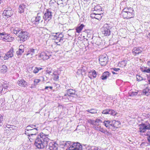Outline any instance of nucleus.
<instances>
[{
  "label": "nucleus",
  "mask_w": 150,
  "mask_h": 150,
  "mask_svg": "<svg viewBox=\"0 0 150 150\" xmlns=\"http://www.w3.org/2000/svg\"><path fill=\"white\" fill-rule=\"evenodd\" d=\"M17 83L18 85L21 86L25 87L27 85V82L23 79L18 81Z\"/></svg>",
  "instance_id": "20"
},
{
  "label": "nucleus",
  "mask_w": 150,
  "mask_h": 150,
  "mask_svg": "<svg viewBox=\"0 0 150 150\" xmlns=\"http://www.w3.org/2000/svg\"><path fill=\"white\" fill-rule=\"evenodd\" d=\"M14 52V49L13 48H11L9 51H8L5 54V56L4 57V60H7L9 58H11L13 56V53Z\"/></svg>",
  "instance_id": "11"
},
{
  "label": "nucleus",
  "mask_w": 150,
  "mask_h": 150,
  "mask_svg": "<svg viewBox=\"0 0 150 150\" xmlns=\"http://www.w3.org/2000/svg\"><path fill=\"white\" fill-rule=\"evenodd\" d=\"M143 49L142 47H135L133 49L132 53L134 55H136L141 53Z\"/></svg>",
  "instance_id": "17"
},
{
  "label": "nucleus",
  "mask_w": 150,
  "mask_h": 150,
  "mask_svg": "<svg viewBox=\"0 0 150 150\" xmlns=\"http://www.w3.org/2000/svg\"><path fill=\"white\" fill-rule=\"evenodd\" d=\"M54 34H55L58 35V38H59V42H64L63 38L64 37V35L62 32L60 33H54Z\"/></svg>",
  "instance_id": "23"
},
{
  "label": "nucleus",
  "mask_w": 150,
  "mask_h": 150,
  "mask_svg": "<svg viewBox=\"0 0 150 150\" xmlns=\"http://www.w3.org/2000/svg\"><path fill=\"white\" fill-rule=\"evenodd\" d=\"M54 33H53V35H52V36L53 37V39L54 40H56L57 41V42H56V43L59 42V38H58V35H56L55 34H54Z\"/></svg>",
  "instance_id": "37"
},
{
  "label": "nucleus",
  "mask_w": 150,
  "mask_h": 150,
  "mask_svg": "<svg viewBox=\"0 0 150 150\" xmlns=\"http://www.w3.org/2000/svg\"><path fill=\"white\" fill-rule=\"evenodd\" d=\"M108 57L106 55H101L99 57V60L100 64L103 66L106 65L108 62Z\"/></svg>",
  "instance_id": "8"
},
{
  "label": "nucleus",
  "mask_w": 150,
  "mask_h": 150,
  "mask_svg": "<svg viewBox=\"0 0 150 150\" xmlns=\"http://www.w3.org/2000/svg\"><path fill=\"white\" fill-rule=\"evenodd\" d=\"M3 2L1 0H0V5L1 4H3Z\"/></svg>",
  "instance_id": "61"
},
{
  "label": "nucleus",
  "mask_w": 150,
  "mask_h": 150,
  "mask_svg": "<svg viewBox=\"0 0 150 150\" xmlns=\"http://www.w3.org/2000/svg\"><path fill=\"white\" fill-rule=\"evenodd\" d=\"M3 118L1 117V116L0 115V123H1V122L2 121Z\"/></svg>",
  "instance_id": "55"
},
{
  "label": "nucleus",
  "mask_w": 150,
  "mask_h": 150,
  "mask_svg": "<svg viewBox=\"0 0 150 150\" xmlns=\"http://www.w3.org/2000/svg\"><path fill=\"white\" fill-rule=\"evenodd\" d=\"M93 149V150H102L100 147H94Z\"/></svg>",
  "instance_id": "49"
},
{
  "label": "nucleus",
  "mask_w": 150,
  "mask_h": 150,
  "mask_svg": "<svg viewBox=\"0 0 150 150\" xmlns=\"http://www.w3.org/2000/svg\"><path fill=\"white\" fill-rule=\"evenodd\" d=\"M127 64V62L125 60L121 61L119 64L120 67H125Z\"/></svg>",
  "instance_id": "34"
},
{
  "label": "nucleus",
  "mask_w": 150,
  "mask_h": 150,
  "mask_svg": "<svg viewBox=\"0 0 150 150\" xmlns=\"http://www.w3.org/2000/svg\"><path fill=\"white\" fill-rule=\"evenodd\" d=\"M1 35L3 36V38H4V40H6L7 41H8V38L9 36L7 34L4 33H0V36Z\"/></svg>",
  "instance_id": "27"
},
{
  "label": "nucleus",
  "mask_w": 150,
  "mask_h": 150,
  "mask_svg": "<svg viewBox=\"0 0 150 150\" xmlns=\"http://www.w3.org/2000/svg\"><path fill=\"white\" fill-rule=\"evenodd\" d=\"M148 140L150 143V136H149L148 138Z\"/></svg>",
  "instance_id": "59"
},
{
  "label": "nucleus",
  "mask_w": 150,
  "mask_h": 150,
  "mask_svg": "<svg viewBox=\"0 0 150 150\" xmlns=\"http://www.w3.org/2000/svg\"><path fill=\"white\" fill-rule=\"evenodd\" d=\"M120 125V122L118 121L113 120L112 121V126L115 128H117Z\"/></svg>",
  "instance_id": "22"
},
{
  "label": "nucleus",
  "mask_w": 150,
  "mask_h": 150,
  "mask_svg": "<svg viewBox=\"0 0 150 150\" xmlns=\"http://www.w3.org/2000/svg\"><path fill=\"white\" fill-rule=\"evenodd\" d=\"M88 150H93V149H88Z\"/></svg>",
  "instance_id": "63"
},
{
  "label": "nucleus",
  "mask_w": 150,
  "mask_h": 150,
  "mask_svg": "<svg viewBox=\"0 0 150 150\" xmlns=\"http://www.w3.org/2000/svg\"><path fill=\"white\" fill-rule=\"evenodd\" d=\"M36 50L30 48L29 50L28 51L27 53L26 54L27 55L30 54L31 56H32L35 54V51Z\"/></svg>",
  "instance_id": "28"
},
{
  "label": "nucleus",
  "mask_w": 150,
  "mask_h": 150,
  "mask_svg": "<svg viewBox=\"0 0 150 150\" xmlns=\"http://www.w3.org/2000/svg\"><path fill=\"white\" fill-rule=\"evenodd\" d=\"M138 93V91L135 92H132L131 93L130 96H133L137 95Z\"/></svg>",
  "instance_id": "43"
},
{
  "label": "nucleus",
  "mask_w": 150,
  "mask_h": 150,
  "mask_svg": "<svg viewBox=\"0 0 150 150\" xmlns=\"http://www.w3.org/2000/svg\"><path fill=\"white\" fill-rule=\"evenodd\" d=\"M11 126V125H6V127L4 128V130L9 131V127Z\"/></svg>",
  "instance_id": "48"
},
{
  "label": "nucleus",
  "mask_w": 150,
  "mask_h": 150,
  "mask_svg": "<svg viewBox=\"0 0 150 150\" xmlns=\"http://www.w3.org/2000/svg\"><path fill=\"white\" fill-rule=\"evenodd\" d=\"M3 36L2 35H1L0 36V39L1 40H4V38H3Z\"/></svg>",
  "instance_id": "58"
},
{
  "label": "nucleus",
  "mask_w": 150,
  "mask_h": 150,
  "mask_svg": "<svg viewBox=\"0 0 150 150\" xmlns=\"http://www.w3.org/2000/svg\"><path fill=\"white\" fill-rule=\"evenodd\" d=\"M42 69V68L41 67H35L33 70V72L35 74H36L38 73L39 70Z\"/></svg>",
  "instance_id": "38"
},
{
  "label": "nucleus",
  "mask_w": 150,
  "mask_h": 150,
  "mask_svg": "<svg viewBox=\"0 0 150 150\" xmlns=\"http://www.w3.org/2000/svg\"><path fill=\"white\" fill-rule=\"evenodd\" d=\"M37 128H34L32 129L25 131V134L29 136V139L31 142L35 141V145L38 149H42L46 147L48 142L50 141L49 136L43 133L37 135Z\"/></svg>",
  "instance_id": "1"
},
{
  "label": "nucleus",
  "mask_w": 150,
  "mask_h": 150,
  "mask_svg": "<svg viewBox=\"0 0 150 150\" xmlns=\"http://www.w3.org/2000/svg\"><path fill=\"white\" fill-rule=\"evenodd\" d=\"M41 16L40 15V13H38L37 16L35 17V20L33 21V23L35 25H38L40 23V21L41 22H42L43 20H41Z\"/></svg>",
  "instance_id": "15"
},
{
  "label": "nucleus",
  "mask_w": 150,
  "mask_h": 150,
  "mask_svg": "<svg viewBox=\"0 0 150 150\" xmlns=\"http://www.w3.org/2000/svg\"><path fill=\"white\" fill-rule=\"evenodd\" d=\"M136 78L138 81H139L143 80V78L139 75H137Z\"/></svg>",
  "instance_id": "44"
},
{
  "label": "nucleus",
  "mask_w": 150,
  "mask_h": 150,
  "mask_svg": "<svg viewBox=\"0 0 150 150\" xmlns=\"http://www.w3.org/2000/svg\"><path fill=\"white\" fill-rule=\"evenodd\" d=\"M52 12L50 9H47L43 16V19L44 20V23L47 24L51 20L52 18Z\"/></svg>",
  "instance_id": "6"
},
{
  "label": "nucleus",
  "mask_w": 150,
  "mask_h": 150,
  "mask_svg": "<svg viewBox=\"0 0 150 150\" xmlns=\"http://www.w3.org/2000/svg\"><path fill=\"white\" fill-rule=\"evenodd\" d=\"M8 84L7 82H4V83L3 84H2V88L4 89V90H6V91H7V88L8 87Z\"/></svg>",
  "instance_id": "36"
},
{
  "label": "nucleus",
  "mask_w": 150,
  "mask_h": 150,
  "mask_svg": "<svg viewBox=\"0 0 150 150\" xmlns=\"http://www.w3.org/2000/svg\"><path fill=\"white\" fill-rule=\"evenodd\" d=\"M147 64L149 67V68H150V61H149L147 62Z\"/></svg>",
  "instance_id": "54"
},
{
  "label": "nucleus",
  "mask_w": 150,
  "mask_h": 150,
  "mask_svg": "<svg viewBox=\"0 0 150 150\" xmlns=\"http://www.w3.org/2000/svg\"><path fill=\"white\" fill-rule=\"evenodd\" d=\"M117 114V112L115 111V110L109 109V114H110V115L112 116H115Z\"/></svg>",
  "instance_id": "32"
},
{
  "label": "nucleus",
  "mask_w": 150,
  "mask_h": 150,
  "mask_svg": "<svg viewBox=\"0 0 150 150\" xmlns=\"http://www.w3.org/2000/svg\"><path fill=\"white\" fill-rule=\"evenodd\" d=\"M112 69H113L114 70V71H117L120 70V68H113Z\"/></svg>",
  "instance_id": "52"
},
{
  "label": "nucleus",
  "mask_w": 150,
  "mask_h": 150,
  "mask_svg": "<svg viewBox=\"0 0 150 150\" xmlns=\"http://www.w3.org/2000/svg\"><path fill=\"white\" fill-rule=\"evenodd\" d=\"M139 132L144 133L146 130H150V124L147 125L145 124H142L139 125Z\"/></svg>",
  "instance_id": "7"
},
{
  "label": "nucleus",
  "mask_w": 150,
  "mask_h": 150,
  "mask_svg": "<svg viewBox=\"0 0 150 150\" xmlns=\"http://www.w3.org/2000/svg\"><path fill=\"white\" fill-rule=\"evenodd\" d=\"M109 109H107L103 110L102 112V113L105 114H109Z\"/></svg>",
  "instance_id": "42"
},
{
  "label": "nucleus",
  "mask_w": 150,
  "mask_h": 150,
  "mask_svg": "<svg viewBox=\"0 0 150 150\" xmlns=\"http://www.w3.org/2000/svg\"><path fill=\"white\" fill-rule=\"evenodd\" d=\"M103 125L108 128L109 129L112 126V122L109 120H105L103 122Z\"/></svg>",
  "instance_id": "25"
},
{
  "label": "nucleus",
  "mask_w": 150,
  "mask_h": 150,
  "mask_svg": "<svg viewBox=\"0 0 150 150\" xmlns=\"http://www.w3.org/2000/svg\"><path fill=\"white\" fill-rule=\"evenodd\" d=\"M24 50H22L19 49L18 51L16 52V54L18 55H21L24 52Z\"/></svg>",
  "instance_id": "41"
},
{
  "label": "nucleus",
  "mask_w": 150,
  "mask_h": 150,
  "mask_svg": "<svg viewBox=\"0 0 150 150\" xmlns=\"http://www.w3.org/2000/svg\"><path fill=\"white\" fill-rule=\"evenodd\" d=\"M110 74V73L108 71L105 72L103 74L101 78L102 80L106 79L109 76Z\"/></svg>",
  "instance_id": "24"
},
{
  "label": "nucleus",
  "mask_w": 150,
  "mask_h": 150,
  "mask_svg": "<svg viewBox=\"0 0 150 150\" xmlns=\"http://www.w3.org/2000/svg\"><path fill=\"white\" fill-rule=\"evenodd\" d=\"M26 6L24 5V4L20 5L19 8V12L20 13H23L24 11V9L26 8Z\"/></svg>",
  "instance_id": "26"
},
{
  "label": "nucleus",
  "mask_w": 150,
  "mask_h": 150,
  "mask_svg": "<svg viewBox=\"0 0 150 150\" xmlns=\"http://www.w3.org/2000/svg\"><path fill=\"white\" fill-rule=\"evenodd\" d=\"M97 110L93 108L90 110L88 109L86 110V111L87 112L90 113L91 114L96 113H97Z\"/></svg>",
  "instance_id": "35"
},
{
  "label": "nucleus",
  "mask_w": 150,
  "mask_h": 150,
  "mask_svg": "<svg viewBox=\"0 0 150 150\" xmlns=\"http://www.w3.org/2000/svg\"><path fill=\"white\" fill-rule=\"evenodd\" d=\"M52 55V52H42L39 55V57L40 59L43 60H47L50 58Z\"/></svg>",
  "instance_id": "9"
},
{
  "label": "nucleus",
  "mask_w": 150,
  "mask_h": 150,
  "mask_svg": "<svg viewBox=\"0 0 150 150\" xmlns=\"http://www.w3.org/2000/svg\"><path fill=\"white\" fill-rule=\"evenodd\" d=\"M96 128L98 130L103 133L105 134H108L109 133L106 130L104 129L103 128L101 127V126H98L96 127Z\"/></svg>",
  "instance_id": "21"
},
{
  "label": "nucleus",
  "mask_w": 150,
  "mask_h": 150,
  "mask_svg": "<svg viewBox=\"0 0 150 150\" xmlns=\"http://www.w3.org/2000/svg\"><path fill=\"white\" fill-rule=\"evenodd\" d=\"M2 84L0 82V94H1L2 92L4 93V92L3 91V89L2 88Z\"/></svg>",
  "instance_id": "47"
},
{
  "label": "nucleus",
  "mask_w": 150,
  "mask_h": 150,
  "mask_svg": "<svg viewBox=\"0 0 150 150\" xmlns=\"http://www.w3.org/2000/svg\"><path fill=\"white\" fill-rule=\"evenodd\" d=\"M47 73H48V74H50L52 72V71H48L47 70Z\"/></svg>",
  "instance_id": "56"
},
{
  "label": "nucleus",
  "mask_w": 150,
  "mask_h": 150,
  "mask_svg": "<svg viewBox=\"0 0 150 150\" xmlns=\"http://www.w3.org/2000/svg\"><path fill=\"white\" fill-rule=\"evenodd\" d=\"M147 37L148 38H149L150 40V33L148 34V35L147 36Z\"/></svg>",
  "instance_id": "57"
},
{
  "label": "nucleus",
  "mask_w": 150,
  "mask_h": 150,
  "mask_svg": "<svg viewBox=\"0 0 150 150\" xmlns=\"http://www.w3.org/2000/svg\"><path fill=\"white\" fill-rule=\"evenodd\" d=\"M7 67L5 65H0V71L3 73L6 72Z\"/></svg>",
  "instance_id": "31"
},
{
  "label": "nucleus",
  "mask_w": 150,
  "mask_h": 150,
  "mask_svg": "<svg viewBox=\"0 0 150 150\" xmlns=\"http://www.w3.org/2000/svg\"><path fill=\"white\" fill-rule=\"evenodd\" d=\"M143 93L144 94L147 96L150 95V89L146 87L143 90Z\"/></svg>",
  "instance_id": "29"
},
{
  "label": "nucleus",
  "mask_w": 150,
  "mask_h": 150,
  "mask_svg": "<svg viewBox=\"0 0 150 150\" xmlns=\"http://www.w3.org/2000/svg\"><path fill=\"white\" fill-rule=\"evenodd\" d=\"M89 73H91L92 75L94 78H95L96 77L97 74L95 70H92Z\"/></svg>",
  "instance_id": "40"
},
{
  "label": "nucleus",
  "mask_w": 150,
  "mask_h": 150,
  "mask_svg": "<svg viewBox=\"0 0 150 150\" xmlns=\"http://www.w3.org/2000/svg\"><path fill=\"white\" fill-rule=\"evenodd\" d=\"M94 6V7L92 8V10L93 11V13H103L101 7L99 5H97Z\"/></svg>",
  "instance_id": "16"
},
{
  "label": "nucleus",
  "mask_w": 150,
  "mask_h": 150,
  "mask_svg": "<svg viewBox=\"0 0 150 150\" xmlns=\"http://www.w3.org/2000/svg\"><path fill=\"white\" fill-rule=\"evenodd\" d=\"M121 15L124 18L129 19L134 17V11L132 8H125L122 11Z\"/></svg>",
  "instance_id": "3"
},
{
  "label": "nucleus",
  "mask_w": 150,
  "mask_h": 150,
  "mask_svg": "<svg viewBox=\"0 0 150 150\" xmlns=\"http://www.w3.org/2000/svg\"><path fill=\"white\" fill-rule=\"evenodd\" d=\"M59 79V76L57 75H55L53 79L54 81H58Z\"/></svg>",
  "instance_id": "50"
},
{
  "label": "nucleus",
  "mask_w": 150,
  "mask_h": 150,
  "mask_svg": "<svg viewBox=\"0 0 150 150\" xmlns=\"http://www.w3.org/2000/svg\"><path fill=\"white\" fill-rule=\"evenodd\" d=\"M103 16V13H92L90 15V16L92 18H95L98 20H101Z\"/></svg>",
  "instance_id": "14"
},
{
  "label": "nucleus",
  "mask_w": 150,
  "mask_h": 150,
  "mask_svg": "<svg viewBox=\"0 0 150 150\" xmlns=\"http://www.w3.org/2000/svg\"><path fill=\"white\" fill-rule=\"evenodd\" d=\"M13 14V11L11 8H6L4 11L3 15L6 16V18L11 17Z\"/></svg>",
  "instance_id": "10"
},
{
  "label": "nucleus",
  "mask_w": 150,
  "mask_h": 150,
  "mask_svg": "<svg viewBox=\"0 0 150 150\" xmlns=\"http://www.w3.org/2000/svg\"><path fill=\"white\" fill-rule=\"evenodd\" d=\"M24 46L23 45H20L19 47V49H21L22 50H24Z\"/></svg>",
  "instance_id": "51"
},
{
  "label": "nucleus",
  "mask_w": 150,
  "mask_h": 150,
  "mask_svg": "<svg viewBox=\"0 0 150 150\" xmlns=\"http://www.w3.org/2000/svg\"><path fill=\"white\" fill-rule=\"evenodd\" d=\"M61 144L64 146V148H66V150H83L82 146L78 142L63 141Z\"/></svg>",
  "instance_id": "2"
},
{
  "label": "nucleus",
  "mask_w": 150,
  "mask_h": 150,
  "mask_svg": "<svg viewBox=\"0 0 150 150\" xmlns=\"http://www.w3.org/2000/svg\"><path fill=\"white\" fill-rule=\"evenodd\" d=\"M16 127L15 126H11V127H9V130L12 131V130H14V129H16Z\"/></svg>",
  "instance_id": "46"
},
{
  "label": "nucleus",
  "mask_w": 150,
  "mask_h": 150,
  "mask_svg": "<svg viewBox=\"0 0 150 150\" xmlns=\"http://www.w3.org/2000/svg\"><path fill=\"white\" fill-rule=\"evenodd\" d=\"M40 81V80L38 79H35L34 81V85H37L38 83Z\"/></svg>",
  "instance_id": "45"
},
{
  "label": "nucleus",
  "mask_w": 150,
  "mask_h": 150,
  "mask_svg": "<svg viewBox=\"0 0 150 150\" xmlns=\"http://www.w3.org/2000/svg\"><path fill=\"white\" fill-rule=\"evenodd\" d=\"M89 0H84V1H89Z\"/></svg>",
  "instance_id": "64"
},
{
  "label": "nucleus",
  "mask_w": 150,
  "mask_h": 150,
  "mask_svg": "<svg viewBox=\"0 0 150 150\" xmlns=\"http://www.w3.org/2000/svg\"><path fill=\"white\" fill-rule=\"evenodd\" d=\"M112 26L107 24H105L101 28L102 34L105 36H109L111 33Z\"/></svg>",
  "instance_id": "4"
},
{
  "label": "nucleus",
  "mask_w": 150,
  "mask_h": 150,
  "mask_svg": "<svg viewBox=\"0 0 150 150\" xmlns=\"http://www.w3.org/2000/svg\"><path fill=\"white\" fill-rule=\"evenodd\" d=\"M112 73L114 74H117V73H115V72H114L113 71H112Z\"/></svg>",
  "instance_id": "62"
},
{
  "label": "nucleus",
  "mask_w": 150,
  "mask_h": 150,
  "mask_svg": "<svg viewBox=\"0 0 150 150\" xmlns=\"http://www.w3.org/2000/svg\"><path fill=\"white\" fill-rule=\"evenodd\" d=\"M75 91L73 89H70L67 90V94H65L63 96V98L64 99H68V100H69L70 98V96L71 95H75Z\"/></svg>",
  "instance_id": "13"
},
{
  "label": "nucleus",
  "mask_w": 150,
  "mask_h": 150,
  "mask_svg": "<svg viewBox=\"0 0 150 150\" xmlns=\"http://www.w3.org/2000/svg\"><path fill=\"white\" fill-rule=\"evenodd\" d=\"M50 141L49 142H50L49 144V148L48 150H58V144L53 142Z\"/></svg>",
  "instance_id": "12"
},
{
  "label": "nucleus",
  "mask_w": 150,
  "mask_h": 150,
  "mask_svg": "<svg viewBox=\"0 0 150 150\" xmlns=\"http://www.w3.org/2000/svg\"><path fill=\"white\" fill-rule=\"evenodd\" d=\"M18 37L20 41L24 42L28 39L29 37V33L26 31L19 30Z\"/></svg>",
  "instance_id": "5"
},
{
  "label": "nucleus",
  "mask_w": 150,
  "mask_h": 150,
  "mask_svg": "<svg viewBox=\"0 0 150 150\" xmlns=\"http://www.w3.org/2000/svg\"><path fill=\"white\" fill-rule=\"evenodd\" d=\"M49 4L51 8L55 9L58 6V3L54 0H51Z\"/></svg>",
  "instance_id": "18"
},
{
  "label": "nucleus",
  "mask_w": 150,
  "mask_h": 150,
  "mask_svg": "<svg viewBox=\"0 0 150 150\" xmlns=\"http://www.w3.org/2000/svg\"><path fill=\"white\" fill-rule=\"evenodd\" d=\"M84 27V25L83 24L77 26L76 28V32L78 33H80Z\"/></svg>",
  "instance_id": "30"
},
{
  "label": "nucleus",
  "mask_w": 150,
  "mask_h": 150,
  "mask_svg": "<svg viewBox=\"0 0 150 150\" xmlns=\"http://www.w3.org/2000/svg\"><path fill=\"white\" fill-rule=\"evenodd\" d=\"M100 121H101V120H100L98 119H96V122H100Z\"/></svg>",
  "instance_id": "60"
},
{
  "label": "nucleus",
  "mask_w": 150,
  "mask_h": 150,
  "mask_svg": "<svg viewBox=\"0 0 150 150\" xmlns=\"http://www.w3.org/2000/svg\"><path fill=\"white\" fill-rule=\"evenodd\" d=\"M142 72L144 73H150V68H147V67L145 68V69H142Z\"/></svg>",
  "instance_id": "39"
},
{
  "label": "nucleus",
  "mask_w": 150,
  "mask_h": 150,
  "mask_svg": "<svg viewBox=\"0 0 150 150\" xmlns=\"http://www.w3.org/2000/svg\"><path fill=\"white\" fill-rule=\"evenodd\" d=\"M52 88H53L52 87V86H47L45 87V89H47L48 88H50L52 90Z\"/></svg>",
  "instance_id": "53"
},
{
  "label": "nucleus",
  "mask_w": 150,
  "mask_h": 150,
  "mask_svg": "<svg viewBox=\"0 0 150 150\" xmlns=\"http://www.w3.org/2000/svg\"><path fill=\"white\" fill-rule=\"evenodd\" d=\"M17 26H18V25L16 24L14 27H12L11 29L12 32L15 34H17L18 33H19L20 30L17 27Z\"/></svg>",
  "instance_id": "19"
},
{
  "label": "nucleus",
  "mask_w": 150,
  "mask_h": 150,
  "mask_svg": "<svg viewBox=\"0 0 150 150\" xmlns=\"http://www.w3.org/2000/svg\"><path fill=\"white\" fill-rule=\"evenodd\" d=\"M35 127V125H30L26 127V128L25 129V131L30 130L33 129H32V128L33 129Z\"/></svg>",
  "instance_id": "33"
}]
</instances>
